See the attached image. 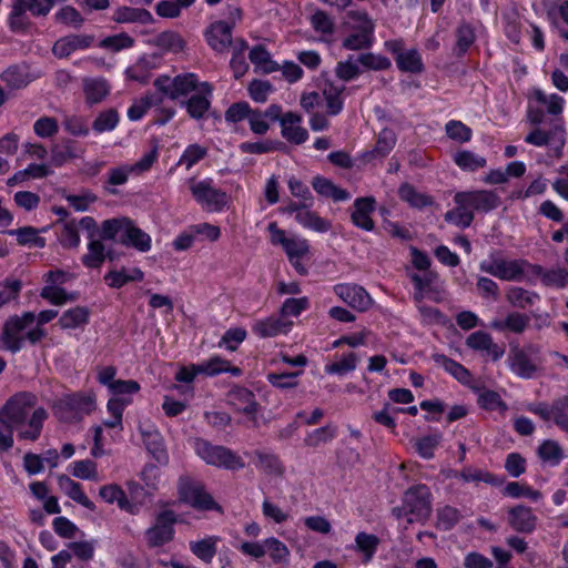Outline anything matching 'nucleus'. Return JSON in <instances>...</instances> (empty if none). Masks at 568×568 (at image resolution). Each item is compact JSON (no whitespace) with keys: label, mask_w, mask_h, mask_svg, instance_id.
I'll use <instances>...</instances> for the list:
<instances>
[{"label":"nucleus","mask_w":568,"mask_h":568,"mask_svg":"<svg viewBox=\"0 0 568 568\" xmlns=\"http://www.w3.org/2000/svg\"><path fill=\"white\" fill-rule=\"evenodd\" d=\"M37 402L36 395L22 392L10 397L0 409L1 418L14 426L20 439L34 442L41 435L48 414Z\"/></svg>","instance_id":"1"},{"label":"nucleus","mask_w":568,"mask_h":568,"mask_svg":"<svg viewBox=\"0 0 568 568\" xmlns=\"http://www.w3.org/2000/svg\"><path fill=\"white\" fill-rule=\"evenodd\" d=\"M36 315L31 312L23 313L21 316L10 317L3 325L2 343L4 347L17 353L26 341L31 343L39 342L44 336V329L39 326H32Z\"/></svg>","instance_id":"2"},{"label":"nucleus","mask_w":568,"mask_h":568,"mask_svg":"<svg viewBox=\"0 0 568 568\" xmlns=\"http://www.w3.org/2000/svg\"><path fill=\"white\" fill-rule=\"evenodd\" d=\"M267 231L270 233L271 243L283 247L295 271L301 275L307 274V267L303 263V260L310 253L308 241L298 235L287 234L284 230L280 229L275 222L268 224Z\"/></svg>","instance_id":"3"},{"label":"nucleus","mask_w":568,"mask_h":568,"mask_svg":"<svg viewBox=\"0 0 568 568\" xmlns=\"http://www.w3.org/2000/svg\"><path fill=\"white\" fill-rule=\"evenodd\" d=\"M565 99L558 94H547L540 89H534L529 94L527 118L532 124L544 122L545 113L535 104L542 105L549 115L555 118L556 132L560 134V145H562L564 125L560 122V114L565 108Z\"/></svg>","instance_id":"4"},{"label":"nucleus","mask_w":568,"mask_h":568,"mask_svg":"<svg viewBox=\"0 0 568 568\" xmlns=\"http://www.w3.org/2000/svg\"><path fill=\"white\" fill-rule=\"evenodd\" d=\"M430 493L426 486L419 485L408 489L402 508L393 510L397 518H406L407 524L423 521L430 515Z\"/></svg>","instance_id":"5"},{"label":"nucleus","mask_w":568,"mask_h":568,"mask_svg":"<svg viewBox=\"0 0 568 568\" xmlns=\"http://www.w3.org/2000/svg\"><path fill=\"white\" fill-rule=\"evenodd\" d=\"M193 199L207 212H222L230 204L226 192L214 187L212 179L187 181Z\"/></svg>","instance_id":"6"},{"label":"nucleus","mask_w":568,"mask_h":568,"mask_svg":"<svg viewBox=\"0 0 568 568\" xmlns=\"http://www.w3.org/2000/svg\"><path fill=\"white\" fill-rule=\"evenodd\" d=\"M194 449L196 455L209 465L231 470L242 469L245 465L243 459L232 450L223 446H213L203 439L194 442Z\"/></svg>","instance_id":"7"},{"label":"nucleus","mask_w":568,"mask_h":568,"mask_svg":"<svg viewBox=\"0 0 568 568\" xmlns=\"http://www.w3.org/2000/svg\"><path fill=\"white\" fill-rule=\"evenodd\" d=\"M527 262L523 260H506L491 254L479 264L480 271L503 281H520L525 274Z\"/></svg>","instance_id":"8"},{"label":"nucleus","mask_w":568,"mask_h":568,"mask_svg":"<svg viewBox=\"0 0 568 568\" xmlns=\"http://www.w3.org/2000/svg\"><path fill=\"white\" fill-rule=\"evenodd\" d=\"M178 517L172 510H164L160 513L154 524L144 532V539L149 547L159 548L173 540L175 530L174 524Z\"/></svg>","instance_id":"9"},{"label":"nucleus","mask_w":568,"mask_h":568,"mask_svg":"<svg viewBox=\"0 0 568 568\" xmlns=\"http://www.w3.org/2000/svg\"><path fill=\"white\" fill-rule=\"evenodd\" d=\"M200 82L194 73H185L175 78L161 75L154 81V87L169 97L170 99H178L191 92H196Z\"/></svg>","instance_id":"10"},{"label":"nucleus","mask_w":568,"mask_h":568,"mask_svg":"<svg viewBox=\"0 0 568 568\" xmlns=\"http://www.w3.org/2000/svg\"><path fill=\"white\" fill-rule=\"evenodd\" d=\"M179 491L181 499L195 509L222 511L211 495L197 483L183 480L180 484Z\"/></svg>","instance_id":"11"},{"label":"nucleus","mask_w":568,"mask_h":568,"mask_svg":"<svg viewBox=\"0 0 568 568\" xmlns=\"http://www.w3.org/2000/svg\"><path fill=\"white\" fill-rule=\"evenodd\" d=\"M333 291L343 302L359 312L367 311L373 304L371 295L359 285L341 283L335 285Z\"/></svg>","instance_id":"12"},{"label":"nucleus","mask_w":568,"mask_h":568,"mask_svg":"<svg viewBox=\"0 0 568 568\" xmlns=\"http://www.w3.org/2000/svg\"><path fill=\"white\" fill-rule=\"evenodd\" d=\"M229 403L239 412L243 413L254 426L258 425L257 413L260 406L255 395L247 388L234 387L227 395Z\"/></svg>","instance_id":"13"},{"label":"nucleus","mask_w":568,"mask_h":568,"mask_svg":"<svg viewBox=\"0 0 568 568\" xmlns=\"http://www.w3.org/2000/svg\"><path fill=\"white\" fill-rule=\"evenodd\" d=\"M466 345L475 352L481 354V356L491 361H498L504 356L505 349L494 343L490 334L484 331H477L471 333L466 338Z\"/></svg>","instance_id":"14"},{"label":"nucleus","mask_w":568,"mask_h":568,"mask_svg":"<svg viewBox=\"0 0 568 568\" xmlns=\"http://www.w3.org/2000/svg\"><path fill=\"white\" fill-rule=\"evenodd\" d=\"M94 42L91 34H69L55 41L52 48L53 54L59 58H68L79 50L89 49Z\"/></svg>","instance_id":"15"},{"label":"nucleus","mask_w":568,"mask_h":568,"mask_svg":"<svg viewBox=\"0 0 568 568\" xmlns=\"http://www.w3.org/2000/svg\"><path fill=\"white\" fill-rule=\"evenodd\" d=\"M303 118L295 112H286L281 119V134L293 144H302L308 139V132L302 126Z\"/></svg>","instance_id":"16"},{"label":"nucleus","mask_w":568,"mask_h":568,"mask_svg":"<svg viewBox=\"0 0 568 568\" xmlns=\"http://www.w3.org/2000/svg\"><path fill=\"white\" fill-rule=\"evenodd\" d=\"M99 496L108 504H116L118 507L129 514L139 513L142 500L138 503L129 500L125 491L116 484H108L100 487Z\"/></svg>","instance_id":"17"},{"label":"nucleus","mask_w":568,"mask_h":568,"mask_svg":"<svg viewBox=\"0 0 568 568\" xmlns=\"http://www.w3.org/2000/svg\"><path fill=\"white\" fill-rule=\"evenodd\" d=\"M459 201L468 203L473 213L475 211L488 212L499 205L497 194L487 190L459 192Z\"/></svg>","instance_id":"18"},{"label":"nucleus","mask_w":568,"mask_h":568,"mask_svg":"<svg viewBox=\"0 0 568 568\" xmlns=\"http://www.w3.org/2000/svg\"><path fill=\"white\" fill-rule=\"evenodd\" d=\"M293 326V322L283 316H270L254 322L252 331L261 338L275 337L280 334H287Z\"/></svg>","instance_id":"19"},{"label":"nucleus","mask_w":568,"mask_h":568,"mask_svg":"<svg viewBox=\"0 0 568 568\" xmlns=\"http://www.w3.org/2000/svg\"><path fill=\"white\" fill-rule=\"evenodd\" d=\"M253 464L261 473L268 477L283 478L285 475V466L274 453L256 450L253 455Z\"/></svg>","instance_id":"20"},{"label":"nucleus","mask_w":568,"mask_h":568,"mask_svg":"<svg viewBox=\"0 0 568 568\" xmlns=\"http://www.w3.org/2000/svg\"><path fill=\"white\" fill-rule=\"evenodd\" d=\"M508 523L514 530L529 534L536 528L537 517L530 507L517 505L508 510Z\"/></svg>","instance_id":"21"},{"label":"nucleus","mask_w":568,"mask_h":568,"mask_svg":"<svg viewBox=\"0 0 568 568\" xmlns=\"http://www.w3.org/2000/svg\"><path fill=\"white\" fill-rule=\"evenodd\" d=\"M221 537L215 535H206L204 537L191 540L189 548L192 555L204 564H211L217 552V546Z\"/></svg>","instance_id":"22"},{"label":"nucleus","mask_w":568,"mask_h":568,"mask_svg":"<svg viewBox=\"0 0 568 568\" xmlns=\"http://www.w3.org/2000/svg\"><path fill=\"white\" fill-rule=\"evenodd\" d=\"M205 38L214 51L223 52L232 43L231 27L224 21L214 22L206 30Z\"/></svg>","instance_id":"23"},{"label":"nucleus","mask_w":568,"mask_h":568,"mask_svg":"<svg viewBox=\"0 0 568 568\" xmlns=\"http://www.w3.org/2000/svg\"><path fill=\"white\" fill-rule=\"evenodd\" d=\"M57 483L61 491H63L69 498L79 505L83 506L89 510H94L95 505L85 495L82 485L64 474L57 476Z\"/></svg>","instance_id":"24"},{"label":"nucleus","mask_w":568,"mask_h":568,"mask_svg":"<svg viewBox=\"0 0 568 568\" xmlns=\"http://www.w3.org/2000/svg\"><path fill=\"white\" fill-rule=\"evenodd\" d=\"M94 403L95 398L93 394H74L57 406L55 415L62 420H70L71 418L64 414V407L74 410L75 417L81 412H91L94 407Z\"/></svg>","instance_id":"25"},{"label":"nucleus","mask_w":568,"mask_h":568,"mask_svg":"<svg viewBox=\"0 0 568 568\" xmlns=\"http://www.w3.org/2000/svg\"><path fill=\"white\" fill-rule=\"evenodd\" d=\"M375 211V200L371 196L355 200L352 212V222L365 231L374 229L372 214Z\"/></svg>","instance_id":"26"},{"label":"nucleus","mask_w":568,"mask_h":568,"mask_svg":"<svg viewBox=\"0 0 568 568\" xmlns=\"http://www.w3.org/2000/svg\"><path fill=\"white\" fill-rule=\"evenodd\" d=\"M159 65V58L156 55H142L139 60L128 67L124 71L125 78L131 81L146 83L150 79L152 70Z\"/></svg>","instance_id":"27"},{"label":"nucleus","mask_w":568,"mask_h":568,"mask_svg":"<svg viewBox=\"0 0 568 568\" xmlns=\"http://www.w3.org/2000/svg\"><path fill=\"white\" fill-rule=\"evenodd\" d=\"M143 442L148 450L153 455L158 463L165 465L169 456L163 446V439L153 425L140 426Z\"/></svg>","instance_id":"28"},{"label":"nucleus","mask_w":568,"mask_h":568,"mask_svg":"<svg viewBox=\"0 0 568 568\" xmlns=\"http://www.w3.org/2000/svg\"><path fill=\"white\" fill-rule=\"evenodd\" d=\"M212 89L207 82H201L199 89L186 102V110L190 116L194 119L202 118L210 106V97Z\"/></svg>","instance_id":"29"},{"label":"nucleus","mask_w":568,"mask_h":568,"mask_svg":"<svg viewBox=\"0 0 568 568\" xmlns=\"http://www.w3.org/2000/svg\"><path fill=\"white\" fill-rule=\"evenodd\" d=\"M83 92L88 104L101 103L110 93V85L104 78H87L83 80Z\"/></svg>","instance_id":"30"},{"label":"nucleus","mask_w":568,"mask_h":568,"mask_svg":"<svg viewBox=\"0 0 568 568\" xmlns=\"http://www.w3.org/2000/svg\"><path fill=\"white\" fill-rule=\"evenodd\" d=\"M112 19L118 23L150 24L153 17L150 11L140 8L120 7L114 10Z\"/></svg>","instance_id":"31"},{"label":"nucleus","mask_w":568,"mask_h":568,"mask_svg":"<svg viewBox=\"0 0 568 568\" xmlns=\"http://www.w3.org/2000/svg\"><path fill=\"white\" fill-rule=\"evenodd\" d=\"M200 368L202 375L205 376H215L222 373H230L233 376L242 375L241 368L232 366L229 361L219 355H214L209 359L200 363Z\"/></svg>","instance_id":"32"},{"label":"nucleus","mask_w":568,"mask_h":568,"mask_svg":"<svg viewBox=\"0 0 568 568\" xmlns=\"http://www.w3.org/2000/svg\"><path fill=\"white\" fill-rule=\"evenodd\" d=\"M312 205H306L296 216V222L310 231L316 233H326L331 230L332 224L328 220L321 217L316 212L311 210Z\"/></svg>","instance_id":"33"},{"label":"nucleus","mask_w":568,"mask_h":568,"mask_svg":"<svg viewBox=\"0 0 568 568\" xmlns=\"http://www.w3.org/2000/svg\"><path fill=\"white\" fill-rule=\"evenodd\" d=\"M121 241L125 245L133 246L140 252H149L152 245L151 236L143 230L136 227L131 220H129V225H126Z\"/></svg>","instance_id":"34"},{"label":"nucleus","mask_w":568,"mask_h":568,"mask_svg":"<svg viewBox=\"0 0 568 568\" xmlns=\"http://www.w3.org/2000/svg\"><path fill=\"white\" fill-rule=\"evenodd\" d=\"M29 489L31 495L42 503L45 513L51 515L61 513L57 497L49 495V488L45 483L32 481L29 484Z\"/></svg>","instance_id":"35"},{"label":"nucleus","mask_w":568,"mask_h":568,"mask_svg":"<svg viewBox=\"0 0 568 568\" xmlns=\"http://www.w3.org/2000/svg\"><path fill=\"white\" fill-rule=\"evenodd\" d=\"M529 316L519 312L509 313L504 321H494L490 327L497 331H509L516 334L525 332L529 324Z\"/></svg>","instance_id":"36"},{"label":"nucleus","mask_w":568,"mask_h":568,"mask_svg":"<svg viewBox=\"0 0 568 568\" xmlns=\"http://www.w3.org/2000/svg\"><path fill=\"white\" fill-rule=\"evenodd\" d=\"M509 367L523 378H531L537 371V365L523 351H516L509 356Z\"/></svg>","instance_id":"37"},{"label":"nucleus","mask_w":568,"mask_h":568,"mask_svg":"<svg viewBox=\"0 0 568 568\" xmlns=\"http://www.w3.org/2000/svg\"><path fill=\"white\" fill-rule=\"evenodd\" d=\"M312 186L320 195L331 197L336 202L349 199V193L346 190L338 187L331 180L323 176H315Z\"/></svg>","instance_id":"38"},{"label":"nucleus","mask_w":568,"mask_h":568,"mask_svg":"<svg viewBox=\"0 0 568 568\" xmlns=\"http://www.w3.org/2000/svg\"><path fill=\"white\" fill-rule=\"evenodd\" d=\"M143 272L140 268H121L110 271L104 281L110 287L120 288L129 282H139L143 280Z\"/></svg>","instance_id":"39"},{"label":"nucleus","mask_w":568,"mask_h":568,"mask_svg":"<svg viewBox=\"0 0 568 568\" xmlns=\"http://www.w3.org/2000/svg\"><path fill=\"white\" fill-rule=\"evenodd\" d=\"M90 312L87 307L75 306L67 310L59 318V325L63 329L83 327L89 322Z\"/></svg>","instance_id":"40"},{"label":"nucleus","mask_w":568,"mask_h":568,"mask_svg":"<svg viewBox=\"0 0 568 568\" xmlns=\"http://www.w3.org/2000/svg\"><path fill=\"white\" fill-rule=\"evenodd\" d=\"M357 362V356L354 353L343 354L337 356L335 361L327 363L324 371L328 375L343 377L355 371Z\"/></svg>","instance_id":"41"},{"label":"nucleus","mask_w":568,"mask_h":568,"mask_svg":"<svg viewBox=\"0 0 568 568\" xmlns=\"http://www.w3.org/2000/svg\"><path fill=\"white\" fill-rule=\"evenodd\" d=\"M538 457L540 460L548 466H557L566 457L562 447L558 442L552 439L544 440L538 449Z\"/></svg>","instance_id":"42"},{"label":"nucleus","mask_w":568,"mask_h":568,"mask_svg":"<svg viewBox=\"0 0 568 568\" xmlns=\"http://www.w3.org/2000/svg\"><path fill=\"white\" fill-rule=\"evenodd\" d=\"M434 359L438 366L443 367L462 384L469 385L471 383V374L462 364L448 358L445 355H435Z\"/></svg>","instance_id":"43"},{"label":"nucleus","mask_w":568,"mask_h":568,"mask_svg":"<svg viewBox=\"0 0 568 568\" xmlns=\"http://www.w3.org/2000/svg\"><path fill=\"white\" fill-rule=\"evenodd\" d=\"M154 44L168 52L180 53L184 51L186 42L183 37L175 31H164L154 39Z\"/></svg>","instance_id":"44"},{"label":"nucleus","mask_w":568,"mask_h":568,"mask_svg":"<svg viewBox=\"0 0 568 568\" xmlns=\"http://www.w3.org/2000/svg\"><path fill=\"white\" fill-rule=\"evenodd\" d=\"M126 406V399H118L110 397L106 404V410L110 414V418L103 422V426L106 428L118 429V432H121L123 429V412Z\"/></svg>","instance_id":"45"},{"label":"nucleus","mask_w":568,"mask_h":568,"mask_svg":"<svg viewBox=\"0 0 568 568\" xmlns=\"http://www.w3.org/2000/svg\"><path fill=\"white\" fill-rule=\"evenodd\" d=\"M506 298L514 307L527 308L539 301V295L523 287L514 286L507 291Z\"/></svg>","instance_id":"46"},{"label":"nucleus","mask_w":568,"mask_h":568,"mask_svg":"<svg viewBox=\"0 0 568 568\" xmlns=\"http://www.w3.org/2000/svg\"><path fill=\"white\" fill-rule=\"evenodd\" d=\"M456 207L446 213V220L457 226L467 227L474 220V213L468 203L459 201V193L455 195Z\"/></svg>","instance_id":"47"},{"label":"nucleus","mask_w":568,"mask_h":568,"mask_svg":"<svg viewBox=\"0 0 568 568\" xmlns=\"http://www.w3.org/2000/svg\"><path fill=\"white\" fill-rule=\"evenodd\" d=\"M310 23L313 30L321 34L323 40L331 38L335 31L333 18L322 10H317L311 16Z\"/></svg>","instance_id":"48"},{"label":"nucleus","mask_w":568,"mask_h":568,"mask_svg":"<svg viewBox=\"0 0 568 568\" xmlns=\"http://www.w3.org/2000/svg\"><path fill=\"white\" fill-rule=\"evenodd\" d=\"M262 514L265 517V519L276 525L285 524L292 518L290 509L281 507L271 498L263 499Z\"/></svg>","instance_id":"49"},{"label":"nucleus","mask_w":568,"mask_h":568,"mask_svg":"<svg viewBox=\"0 0 568 568\" xmlns=\"http://www.w3.org/2000/svg\"><path fill=\"white\" fill-rule=\"evenodd\" d=\"M140 384L133 379H118L115 384L110 385L109 393L111 398L126 399L128 406L133 402V395L140 392Z\"/></svg>","instance_id":"50"},{"label":"nucleus","mask_w":568,"mask_h":568,"mask_svg":"<svg viewBox=\"0 0 568 568\" xmlns=\"http://www.w3.org/2000/svg\"><path fill=\"white\" fill-rule=\"evenodd\" d=\"M120 121V114L115 109H106L101 111L92 122V129L95 133L113 131Z\"/></svg>","instance_id":"51"},{"label":"nucleus","mask_w":568,"mask_h":568,"mask_svg":"<svg viewBox=\"0 0 568 568\" xmlns=\"http://www.w3.org/2000/svg\"><path fill=\"white\" fill-rule=\"evenodd\" d=\"M195 0H161L155 7L156 14L162 18H178L183 9L191 7Z\"/></svg>","instance_id":"52"},{"label":"nucleus","mask_w":568,"mask_h":568,"mask_svg":"<svg viewBox=\"0 0 568 568\" xmlns=\"http://www.w3.org/2000/svg\"><path fill=\"white\" fill-rule=\"evenodd\" d=\"M455 164L464 171H477L486 165V159L471 151L463 150L454 154Z\"/></svg>","instance_id":"53"},{"label":"nucleus","mask_w":568,"mask_h":568,"mask_svg":"<svg viewBox=\"0 0 568 568\" xmlns=\"http://www.w3.org/2000/svg\"><path fill=\"white\" fill-rule=\"evenodd\" d=\"M68 469L73 477L79 479L94 481L100 479L97 464L90 459L75 460L69 465Z\"/></svg>","instance_id":"54"},{"label":"nucleus","mask_w":568,"mask_h":568,"mask_svg":"<svg viewBox=\"0 0 568 568\" xmlns=\"http://www.w3.org/2000/svg\"><path fill=\"white\" fill-rule=\"evenodd\" d=\"M343 91L344 87H336L331 83L324 87L322 97L325 100L328 114L336 115L342 111Z\"/></svg>","instance_id":"55"},{"label":"nucleus","mask_w":568,"mask_h":568,"mask_svg":"<svg viewBox=\"0 0 568 568\" xmlns=\"http://www.w3.org/2000/svg\"><path fill=\"white\" fill-rule=\"evenodd\" d=\"M10 235L16 236L20 245L43 247L45 240L39 235V231L32 226H24L17 230H10Z\"/></svg>","instance_id":"56"},{"label":"nucleus","mask_w":568,"mask_h":568,"mask_svg":"<svg viewBox=\"0 0 568 568\" xmlns=\"http://www.w3.org/2000/svg\"><path fill=\"white\" fill-rule=\"evenodd\" d=\"M504 493L511 498L525 497L537 503L542 499V494L527 484L510 481L505 486Z\"/></svg>","instance_id":"57"},{"label":"nucleus","mask_w":568,"mask_h":568,"mask_svg":"<svg viewBox=\"0 0 568 568\" xmlns=\"http://www.w3.org/2000/svg\"><path fill=\"white\" fill-rule=\"evenodd\" d=\"M537 274L541 282L547 286L562 288L568 283V271L564 267H556L551 270L537 267Z\"/></svg>","instance_id":"58"},{"label":"nucleus","mask_w":568,"mask_h":568,"mask_svg":"<svg viewBox=\"0 0 568 568\" xmlns=\"http://www.w3.org/2000/svg\"><path fill=\"white\" fill-rule=\"evenodd\" d=\"M397 67L405 72L419 73L424 70V64L419 52L415 49L404 51L396 57Z\"/></svg>","instance_id":"59"},{"label":"nucleus","mask_w":568,"mask_h":568,"mask_svg":"<svg viewBox=\"0 0 568 568\" xmlns=\"http://www.w3.org/2000/svg\"><path fill=\"white\" fill-rule=\"evenodd\" d=\"M265 555H268L275 564H287L290 558V549L287 546L275 537L265 538Z\"/></svg>","instance_id":"60"},{"label":"nucleus","mask_w":568,"mask_h":568,"mask_svg":"<svg viewBox=\"0 0 568 568\" xmlns=\"http://www.w3.org/2000/svg\"><path fill=\"white\" fill-rule=\"evenodd\" d=\"M104 260V245L98 240L90 241L88 244V252L82 257L83 264L90 268H98L103 264Z\"/></svg>","instance_id":"61"},{"label":"nucleus","mask_w":568,"mask_h":568,"mask_svg":"<svg viewBox=\"0 0 568 568\" xmlns=\"http://www.w3.org/2000/svg\"><path fill=\"white\" fill-rule=\"evenodd\" d=\"M207 154V149L200 144H190L180 156L176 165L191 170L195 164L202 161Z\"/></svg>","instance_id":"62"},{"label":"nucleus","mask_w":568,"mask_h":568,"mask_svg":"<svg viewBox=\"0 0 568 568\" xmlns=\"http://www.w3.org/2000/svg\"><path fill=\"white\" fill-rule=\"evenodd\" d=\"M98 45L101 49L119 52L132 48L134 45V39L128 33L123 32L104 38L99 42Z\"/></svg>","instance_id":"63"},{"label":"nucleus","mask_w":568,"mask_h":568,"mask_svg":"<svg viewBox=\"0 0 568 568\" xmlns=\"http://www.w3.org/2000/svg\"><path fill=\"white\" fill-rule=\"evenodd\" d=\"M442 438L443 436L439 433L427 435L416 439L414 447L420 457L430 459L434 457L435 449L440 444Z\"/></svg>","instance_id":"64"}]
</instances>
